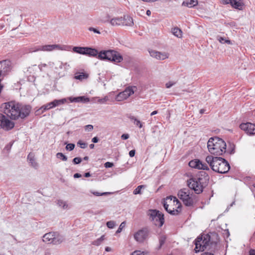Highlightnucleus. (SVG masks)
Masks as SVG:
<instances>
[{"label":"nucleus","instance_id":"obj_56","mask_svg":"<svg viewBox=\"0 0 255 255\" xmlns=\"http://www.w3.org/2000/svg\"><path fill=\"white\" fill-rule=\"evenodd\" d=\"M84 176L85 177H89L91 176V174L90 172H86L84 174Z\"/></svg>","mask_w":255,"mask_h":255},{"label":"nucleus","instance_id":"obj_17","mask_svg":"<svg viewBox=\"0 0 255 255\" xmlns=\"http://www.w3.org/2000/svg\"><path fill=\"white\" fill-rule=\"evenodd\" d=\"M189 166L191 168H196L198 169H203L209 170V168L206 163H203L199 159H196L191 160L189 162Z\"/></svg>","mask_w":255,"mask_h":255},{"label":"nucleus","instance_id":"obj_51","mask_svg":"<svg viewBox=\"0 0 255 255\" xmlns=\"http://www.w3.org/2000/svg\"><path fill=\"white\" fill-rule=\"evenodd\" d=\"M231 0H222V3L224 4H230Z\"/></svg>","mask_w":255,"mask_h":255},{"label":"nucleus","instance_id":"obj_28","mask_svg":"<svg viewBox=\"0 0 255 255\" xmlns=\"http://www.w3.org/2000/svg\"><path fill=\"white\" fill-rule=\"evenodd\" d=\"M129 119L134 121V124L136 126H138L139 128H141L142 127V124L141 123L139 120H137L135 117L134 116H130L128 117Z\"/></svg>","mask_w":255,"mask_h":255},{"label":"nucleus","instance_id":"obj_18","mask_svg":"<svg viewBox=\"0 0 255 255\" xmlns=\"http://www.w3.org/2000/svg\"><path fill=\"white\" fill-rule=\"evenodd\" d=\"M241 129L244 130L248 134H255V125L251 123H242L240 125Z\"/></svg>","mask_w":255,"mask_h":255},{"label":"nucleus","instance_id":"obj_22","mask_svg":"<svg viewBox=\"0 0 255 255\" xmlns=\"http://www.w3.org/2000/svg\"><path fill=\"white\" fill-rule=\"evenodd\" d=\"M137 89L135 86H129L127 87L123 92L127 98L134 94V91Z\"/></svg>","mask_w":255,"mask_h":255},{"label":"nucleus","instance_id":"obj_38","mask_svg":"<svg viewBox=\"0 0 255 255\" xmlns=\"http://www.w3.org/2000/svg\"><path fill=\"white\" fill-rule=\"evenodd\" d=\"M77 144L79 145L81 148H85L87 147V143L86 142H83L82 140H80L78 141Z\"/></svg>","mask_w":255,"mask_h":255},{"label":"nucleus","instance_id":"obj_36","mask_svg":"<svg viewBox=\"0 0 255 255\" xmlns=\"http://www.w3.org/2000/svg\"><path fill=\"white\" fill-rule=\"evenodd\" d=\"M125 226H126V222L125 221L123 222L120 225L118 229L116 231V234H119V233H121L122 231L123 228H125Z\"/></svg>","mask_w":255,"mask_h":255},{"label":"nucleus","instance_id":"obj_50","mask_svg":"<svg viewBox=\"0 0 255 255\" xmlns=\"http://www.w3.org/2000/svg\"><path fill=\"white\" fill-rule=\"evenodd\" d=\"M99 140V139L98 138V137L97 136H95L94 137H93L92 139V141L93 142V143H97Z\"/></svg>","mask_w":255,"mask_h":255},{"label":"nucleus","instance_id":"obj_49","mask_svg":"<svg viewBox=\"0 0 255 255\" xmlns=\"http://www.w3.org/2000/svg\"><path fill=\"white\" fill-rule=\"evenodd\" d=\"M135 150H131L129 152V155L130 157H133L135 155Z\"/></svg>","mask_w":255,"mask_h":255},{"label":"nucleus","instance_id":"obj_34","mask_svg":"<svg viewBox=\"0 0 255 255\" xmlns=\"http://www.w3.org/2000/svg\"><path fill=\"white\" fill-rule=\"evenodd\" d=\"M145 185H143L138 186L134 190V191L133 192V193L134 195L141 194V189L143 188H145Z\"/></svg>","mask_w":255,"mask_h":255},{"label":"nucleus","instance_id":"obj_37","mask_svg":"<svg viewBox=\"0 0 255 255\" xmlns=\"http://www.w3.org/2000/svg\"><path fill=\"white\" fill-rule=\"evenodd\" d=\"M75 146L74 143H68L67 144L65 148L67 150L72 151L74 149Z\"/></svg>","mask_w":255,"mask_h":255},{"label":"nucleus","instance_id":"obj_31","mask_svg":"<svg viewBox=\"0 0 255 255\" xmlns=\"http://www.w3.org/2000/svg\"><path fill=\"white\" fill-rule=\"evenodd\" d=\"M57 204L59 207H62L64 209H65L68 207L67 203L62 200H57Z\"/></svg>","mask_w":255,"mask_h":255},{"label":"nucleus","instance_id":"obj_20","mask_svg":"<svg viewBox=\"0 0 255 255\" xmlns=\"http://www.w3.org/2000/svg\"><path fill=\"white\" fill-rule=\"evenodd\" d=\"M150 55L158 60H164L168 57V55L165 52H160L155 50L149 51Z\"/></svg>","mask_w":255,"mask_h":255},{"label":"nucleus","instance_id":"obj_12","mask_svg":"<svg viewBox=\"0 0 255 255\" xmlns=\"http://www.w3.org/2000/svg\"><path fill=\"white\" fill-rule=\"evenodd\" d=\"M66 101V99H62L60 100H55L51 102L48 103L42 106L40 109L36 111V114L39 115L43 113L46 110L54 108L57 106L64 104Z\"/></svg>","mask_w":255,"mask_h":255},{"label":"nucleus","instance_id":"obj_41","mask_svg":"<svg viewBox=\"0 0 255 255\" xmlns=\"http://www.w3.org/2000/svg\"><path fill=\"white\" fill-rule=\"evenodd\" d=\"M131 255H144V252L140 251H135L133 252Z\"/></svg>","mask_w":255,"mask_h":255},{"label":"nucleus","instance_id":"obj_23","mask_svg":"<svg viewBox=\"0 0 255 255\" xmlns=\"http://www.w3.org/2000/svg\"><path fill=\"white\" fill-rule=\"evenodd\" d=\"M27 160L31 166L35 168L38 167V164L35 160L34 155L33 153L30 152L29 153L27 156Z\"/></svg>","mask_w":255,"mask_h":255},{"label":"nucleus","instance_id":"obj_4","mask_svg":"<svg viewBox=\"0 0 255 255\" xmlns=\"http://www.w3.org/2000/svg\"><path fill=\"white\" fill-rule=\"evenodd\" d=\"M226 142L217 136L210 138L207 143L209 151L216 156L221 155L226 153Z\"/></svg>","mask_w":255,"mask_h":255},{"label":"nucleus","instance_id":"obj_40","mask_svg":"<svg viewBox=\"0 0 255 255\" xmlns=\"http://www.w3.org/2000/svg\"><path fill=\"white\" fill-rule=\"evenodd\" d=\"M82 161V159L81 157H75L73 159V162L74 164H79Z\"/></svg>","mask_w":255,"mask_h":255},{"label":"nucleus","instance_id":"obj_46","mask_svg":"<svg viewBox=\"0 0 255 255\" xmlns=\"http://www.w3.org/2000/svg\"><path fill=\"white\" fill-rule=\"evenodd\" d=\"M109 100V98L108 96H106L103 99H100L99 100V102L101 103H104L106 102H107V101Z\"/></svg>","mask_w":255,"mask_h":255},{"label":"nucleus","instance_id":"obj_19","mask_svg":"<svg viewBox=\"0 0 255 255\" xmlns=\"http://www.w3.org/2000/svg\"><path fill=\"white\" fill-rule=\"evenodd\" d=\"M173 202H176V204H179V205L178 206L177 208L176 209H174V208H173L172 210L168 209V205L165 201H164L163 202V207L165 210L170 214L172 215H177L181 211V203L178 201V200L176 197L174 198Z\"/></svg>","mask_w":255,"mask_h":255},{"label":"nucleus","instance_id":"obj_25","mask_svg":"<svg viewBox=\"0 0 255 255\" xmlns=\"http://www.w3.org/2000/svg\"><path fill=\"white\" fill-rule=\"evenodd\" d=\"M198 4L197 0H190L189 1H184L182 3V6H187L188 7H192Z\"/></svg>","mask_w":255,"mask_h":255},{"label":"nucleus","instance_id":"obj_59","mask_svg":"<svg viewBox=\"0 0 255 255\" xmlns=\"http://www.w3.org/2000/svg\"><path fill=\"white\" fill-rule=\"evenodd\" d=\"M146 14L148 15V16H149L150 14H151V11L150 10H147L146 12Z\"/></svg>","mask_w":255,"mask_h":255},{"label":"nucleus","instance_id":"obj_21","mask_svg":"<svg viewBox=\"0 0 255 255\" xmlns=\"http://www.w3.org/2000/svg\"><path fill=\"white\" fill-rule=\"evenodd\" d=\"M68 100L71 103L75 102L86 103L90 101L89 99L88 98L85 97V96H79L76 97H70L68 98Z\"/></svg>","mask_w":255,"mask_h":255},{"label":"nucleus","instance_id":"obj_60","mask_svg":"<svg viewBox=\"0 0 255 255\" xmlns=\"http://www.w3.org/2000/svg\"><path fill=\"white\" fill-rule=\"evenodd\" d=\"M46 66V64H41L40 65H39V68L41 69V68L42 67H45Z\"/></svg>","mask_w":255,"mask_h":255},{"label":"nucleus","instance_id":"obj_53","mask_svg":"<svg viewBox=\"0 0 255 255\" xmlns=\"http://www.w3.org/2000/svg\"><path fill=\"white\" fill-rule=\"evenodd\" d=\"M81 176H82V175H81V174L78 173H76L74 174V177L75 178H80V177H81Z\"/></svg>","mask_w":255,"mask_h":255},{"label":"nucleus","instance_id":"obj_54","mask_svg":"<svg viewBox=\"0 0 255 255\" xmlns=\"http://www.w3.org/2000/svg\"><path fill=\"white\" fill-rule=\"evenodd\" d=\"M249 253L250 255H255V250L251 249Z\"/></svg>","mask_w":255,"mask_h":255},{"label":"nucleus","instance_id":"obj_42","mask_svg":"<svg viewBox=\"0 0 255 255\" xmlns=\"http://www.w3.org/2000/svg\"><path fill=\"white\" fill-rule=\"evenodd\" d=\"M93 194L96 196H102V195H106V194H110V193L109 192H103V193H99L98 192H93Z\"/></svg>","mask_w":255,"mask_h":255},{"label":"nucleus","instance_id":"obj_10","mask_svg":"<svg viewBox=\"0 0 255 255\" xmlns=\"http://www.w3.org/2000/svg\"><path fill=\"white\" fill-rule=\"evenodd\" d=\"M178 197L181 200L186 206H192L194 204L192 198L193 192L187 188H183L180 190L178 193Z\"/></svg>","mask_w":255,"mask_h":255},{"label":"nucleus","instance_id":"obj_39","mask_svg":"<svg viewBox=\"0 0 255 255\" xmlns=\"http://www.w3.org/2000/svg\"><path fill=\"white\" fill-rule=\"evenodd\" d=\"M218 39L219 41V42H221V43H228V44H230L231 43L230 40H226V39H225L222 37H219Z\"/></svg>","mask_w":255,"mask_h":255},{"label":"nucleus","instance_id":"obj_33","mask_svg":"<svg viewBox=\"0 0 255 255\" xmlns=\"http://www.w3.org/2000/svg\"><path fill=\"white\" fill-rule=\"evenodd\" d=\"M56 156L57 158H60L62 161H66L67 160V157L61 152H58L56 154Z\"/></svg>","mask_w":255,"mask_h":255},{"label":"nucleus","instance_id":"obj_14","mask_svg":"<svg viewBox=\"0 0 255 255\" xmlns=\"http://www.w3.org/2000/svg\"><path fill=\"white\" fill-rule=\"evenodd\" d=\"M14 123L2 114H0V127L5 130H9L13 128Z\"/></svg>","mask_w":255,"mask_h":255},{"label":"nucleus","instance_id":"obj_64","mask_svg":"<svg viewBox=\"0 0 255 255\" xmlns=\"http://www.w3.org/2000/svg\"><path fill=\"white\" fill-rule=\"evenodd\" d=\"M83 159L84 160H88L89 159V157L87 156H85L84 158H83Z\"/></svg>","mask_w":255,"mask_h":255},{"label":"nucleus","instance_id":"obj_27","mask_svg":"<svg viewBox=\"0 0 255 255\" xmlns=\"http://www.w3.org/2000/svg\"><path fill=\"white\" fill-rule=\"evenodd\" d=\"M172 32L173 35L177 37H181L182 36V31L178 27L172 28Z\"/></svg>","mask_w":255,"mask_h":255},{"label":"nucleus","instance_id":"obj_13","mask_svg":"<svg viewBox=\"0 0 255 255\" xmlns=\"http://www.w3.org/2000/svg\"><path fill=\"white\" fill-rule=\"evenodd\" d=\"M71 48L70 46L63 45L61 46L59 44L45 45L39 47L38 48L34 49L32 51H51L54 50H69Z\"/></svg>","mask_w":255,"mask_h":255},{"label":"nucleus","instance_id":"obj_43","mask_svg":"<svg viewBox=\"0 0 255 255\" xmlns=\"http://www.w3.org/2000/svg\"><path fill=\"white\" fill-rule=\"evenodd\" d=\"M104 166L106 168H111L114 166V164L112 162H107L105 163Z\"/></svg>","mask_w":255,"mask_h":255},{"label":"nucleus","instance_id":"obj_62","mask_svg":"<svg viewBox=\"0 0 255 255\" xmlns=\"http://www.w3.org/2000/svg\"><path fill=\"white\" fill-rule=\"evenodd\" d=\"M111 248L110 247H106L105 249L106 251L109 252L111 251Z\"/></svg>","mask_w":255,"mask_h":255},{"label":"nucleus","instance_id":"obj_6","mask_svg":"<svg viewBox=\"0 0 255 255\" xmlns=\"http://www.w3.org/2000/svg\"><path fill=\"white\" fill-rule=\"evenodd\" d=\"M147 215L149 217V220L155 226L161 227L164 223V215L157 210H148Z\"/></svg>","mask_w":255,"mask_h":255},{"label":"nucleus","instance_id":"obj_30","mask_svg":"<svg viewBox=\"0 0 255 255\" xmlns=\"http://www.w3.org/2000/svg\"><path fill=\"white\" fill-rule=\"evenodd\" d=\"M105 235L102 236L100 238L93 242L92 244L95 246H99L105 240Z\"/></svg>","mask_w":255,"mask_h":255},{"label":"nucleus","instance_id":"obj_16","mask_svg":"<svg viewBox=\"0 0 255 255\" xmlns=\"http://www.w3.org/2000/svg\"><path fill=\"white\" fill-rule=\"evenodd\" d=\"M11 70V62L5 60L0 61V79H2Z\"/></svg>","mask_w":255,"mask_h":255},{"label":"nucleus","instance_id":"obj_61","mask_svg":"<svg viewBox=\"0 0 255 255\" xmlns=\"http://www.w3.org/2000/svg\"><path fill=\"white\" fill-rule=\"evenodd\" d=\"M94 146H95V145H94V144H90V145H89V147H90V148L91 149H93V148H94Z\"/></svg>","mask_w":255,"mask_h":255},{"label":"nucleus","instance_id":"obj_48","mask_svg":"<svg viewBox=\"0 0 255 255\" xmlns=\"http://www.w3.org/2000/svg\"><path fill=\"white\" fill-rule=\"evenodd\" d=\"M121 138L124 140L127 139L129 138V135L127 133L123 134L121 136Z\"/></svg>","mask_w":255,"mask_h":255},{"label":"nucleus","instance_id":"obj_44","mask_svg":"<svg viewBox=\"0 0 255 255\" xmlns=\"http://www.w3.org/2000/svg\"><path fill=\"white\" fill-rule=\"evenodd\" d=\"M85 129L88 131H91L93 129V126L91 125H87L85 127Z\"/></svg>","mask_w":255,"mask_h":255},{"label":"nucleus","instance_id":"obj_2","mask_svg":"<svg viewBox=\"0 0 255 255\" xmlns=\"http://www.w3.org/2000/svg\"><path fill=\"white\" fill-rule=\"evenodd\" d=\"M209 176L205 171H202L196 176H193L187 180L189 188L194 191L196 194H200L208 184Z\"/></svg>","mask_w":255,"mask_h":255},{"label":"nucleus","instance_id":"obj_57","mask_svg":"<svg viewBox=\"0 0 255 255\" xmlns=\"http://www.w3.org/2000/svg\"><path fill=\"white\" fill-rule=\"evenodd\" d=\"M157 114V111H154L151 114V116H153Z\"/></svg>","mask_w":255,"mask_h":255},{"label":"nucleus","instance_id":"obj_8","mask_svg":"<svg viewBox=\"0 0 255 255\" xmlns=\"http://www.w3.org/2000/svg\"><path fill=\"white\" fill-rule=\"evenodd\" d=\"M42 240L45 243L57 245L61 244L65 238L57 232H49L43 235Z\"/></svg>","mask_w":255,"mask_h":255},{"label":"nucleus","instance_id":"obj_24","mask_svg":"<svg viewBox=\"0 0 255 255\" xmlns=\"http://www.w3.org/2000/svg\"><path fill=\"white\" fill-rule=\"evenodd\" d=\"M88 74L84 72H77L74 77L75 79L79 80L82 81L84 79H86L88 78Z\"/></svg>","mask_w":255,"mask_h":255},{"label":"nucleus","instance_id":"obj_55","mask_svg":"<svg viewBox=\"0 0 255 255\" xmlns=\"http://www.w3.org/2000/svg\"><path fill=\"white\" fill-rule=\"evenodd\" d=\"M202 255H214L212 253L205 252L202 254Z\"/></svg>","mask_w":255,"mask_h":255},{"label":"nucleus","instance_id":"obj_32","mask_svg":"<svg viewBox=\"0 0 255 255\" xmlns=\"http://www.w3.org/2000/svg\"><path fill=\"white\" fill-rule=\"evenodd\" d=\"M127 97H126V96L125 95H124V93L123 92H121L117 96H116V100L117 101H122L125 99H127Z\"/></svg>","mask_w":255,"mask_h":255},{"label":"nucleus","instance_id":"obj_29","mask_svg":"<svg viewBox=\"0 0 255 255\" xmlns=\"http://www.w3.org/2000/svg\"><path fill=\"white\" fill-rule=\"evenodd\" d=\"M166 240V237L165 235H161L159 237V246L157 248L158 250L161 248L162 246L164 244Z\"/></svg>","mask_w":255,"mask_h":255},{"label":"nucleus","instance_id":"obj_45","mask_svg":"<svg viewBox=\"0 0 255 255\" xmlns=\"http://www.w3.org/2000/svg\"><path fill=\"white\" fill-rule=\"evenodd\" d=\"M89 30L91 31H93L94 33H96L98 34H100V32L99 30L97 29L96 28H95L94 27H89Z\"/></svg>","mask_w":255,"mask_h":255},{"label":"nucleus","instance_id":"obj_3","mask_svg":"<svg viewBox=\"0 0 255 255\" xmlns=\"http://www.w3.org/2000/svg\"><path fill=\"white\" fill-rule=\"evenodd\" d=\"M206 161L213 171L219 173H226L230 169V166L228 162L222 157H214L211 155L207 156L206 158Z\"/></svg>","mask_w":255,"mask_h":255},{"label":"nucleus","instance_id":"obj_35","mask_svg":"<svg viewBox=\"0 0 255 255\" xmlns=\"http://www.w3.org/2000/svg\"><path fill=\"white\" fill-rule=\"evenodd\" d=\"M106 225L109 229H113L116 226V223L114 221H110L107 222Z\"/></svg>","mask_w":255,"mask_h":255},{"label":"nucleus","instance_id":"obj_5","mask_svg":"<svg viewBox=\"0 0 255 255\" xmlns=\"http://www.w3.org/2000/svg\"><path fill=\"white\" fill-rule=\"evenodd\" d=\"M97 57L101 60H108L114 63H120L123 60L122 55L114 50H102L98 52Z\"/></svg>","mask_w":255,"mask_h":255},{"label":"nucleus","instance_id":"obj_47","mask_svg":"<svg viewBox=\"0 0 255 255\" xmlns=\"http://www.w3.org/2000/svg\"><path fill=\"white\" fill-rule=\"evenodd\" d=\"M174 84H175V83L169 82L166 84L165 86L167 88H169L171 87L173 85H174Z\"/></svg>","mask_w":255,"mask_h":255},{"label":"nucleus","instance_id":"obj_1","mask_svg":"<svg viewBox=\"0 0 255 255\" xmlns=\"http://www.w3.org/2000/svg\"><path fill=\"white\" fill-rule=\"evenodd\" d=\"M1 111L12 120L24 119L31 112V107L29 105L15 103L13 101L3 103L1 106Z\"/></svg>","mask_w":255,"mask_h":255},{"label":"nucleus","instance_id":"obj_11","mask_svg":"<svg viewBox=\"0 0 255 255\" xmlns=\"http://www.w3.org/2000/svg\"><path fill=\"white\" fill-rule=\"evenodd\" d=\"M72 50L75 53L91 57H96L98 54V51L96 49L88 47L74 46Z\"/></svg>","mask_w":255,"mask_h":255},{"label":"nucleus","instance_id":"obj_7","mask_svg":"<svg viewBox=\"0 0 255 255\" xmlns=\"http://www.w3.org/2000/svg\"><path fill=\"white\" fill-rule=\"evenodd\" d=\"M110 18L109 15L108 16ZM109 22L113 26H131L133 25V19L128 15H124V16L117 17L109 18L106 21Z\"/></svg>","mask_w":255,"mask_h":255},{"label":"nucleus","instance_id":"obj_52","mask_svg":"<svg viewBox=\"0 0 255 255\" xmlns=\"http://www.w3.org/2000/svg\"><path fill=\"white\" fill-rule=\"evenodd\" d=\"M137 13L140 15H141L142 14L144 13V9H140L139 11L138 9H137Z\"/></svg>","mask_w":255,"mask_h":255},{"label":"nucleus","instance_id":"obj_26","mask_svg":"<svg viewBox=\"0 0 255 255\" xmlns=\"http://www.w3.org/2000/svg\"><path fill=\"white\" fill-rule=\"evenodd\" d=\"M230 4L233 7L240 10L242 9L243 5V3L239 2L237 0H231Z\"/></svg>","mask_w":255,"mask_h":255},{"label":"nucleus","instance_id":"obj_15","mask_svg":"<svg viewBox=\"0 0 255 255\" xmlns=\"http://www.w3.org/2000/svg\"><path fill=\"white\" fill-rule=\"evenodd\" d=\"M149 230L147 228H143L134 233L133 237L134 240L138 243H143L147 238Z\"/></svg>","mask_w":255,"mask_h":255},{"label":"nucleus","instance_id":"obj_58","mask_svg":"<svg viewBox=\"0 0 255 255\" xmlns=\"http://www.w3.org/2000/svg\"><path fill=\"white\" fill-rule=\"evenodd\" d=\"M235 152V149L234 148H233L230 151V154H233Z\"/></svg>","mask_w":255,"mask_h":255},{"label":"nucleus","instance_id":"obj_9","mask_svg":"<svg viewBox=\"0 0 255 255\" xmlns=\"http://www.w3.org/2000/svg\"><path fill=\"white\" fill-rule=\"evenodd\" d=\"M210 236L208 234L204 235V237L199 236L195 241V252L204 251L209 246Z\"/></svg>","mask_w":255,"mask_h":255},{"label":"nucleus","instance_id":"obj_63","mask_svg":"<svg viewBox=\"0 0 255 255\" xmlns=\"http://www.w3.org/2000/svg\"><path fill=\"white\" fill-rule=\"evenodd\" d=\"M205 111V110L204 109H201L200 111V113L202 114L204 113Z\"/></svg>","mask_w":255,"mask_h":255}]
</instances>
